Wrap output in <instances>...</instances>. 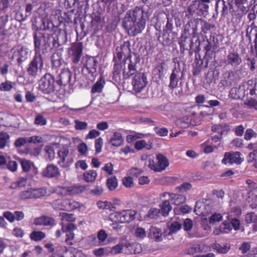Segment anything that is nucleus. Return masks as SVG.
Masks as SVG:
<instances>
[{
  "mask_svg": "<svg viewBox=\"0 0 257 257\" xmlns=\"http://www.w3.org/2000/svg\"><path fill=\"white\" fill-rule=\"evenodd\" d=\"M43 29L50 30L52 33L35 32L33 33L34 54L43 56L47 52V49L52 42L53 47L57 48L66 41V36L62 33L58 26L48 20L43 21Z\"/></svg>",
  "mask_w": 257,
  "mask_h": 257,
  "instance_id": "obj_1",
  "label": "nucleus"
},
{
  "mask_svg": "<svg viewBox=\"0 0 257 257\" xmlns=\"http://www.w3.org/2000/svg\"><path fill=\"white\" fill-rule=\"evenodd\" d=\"M149 14L143 7H136L127 11L123 20L122 26L132 36L141 33L145 29Z\"/></svg>",
  "mask_w": 257,
  "mask_h": 257,
  "instance_id": "obj_2",
  "label": "nucleus"
},
{
  "mask_svg": "<svg viewBox=\"0 0 257 257\" xmlns=\"http://www.w3.org/2000/svg\"><path fill=\"white\" fill-rule=\"evenodd\" d=\"M140 59L136 56L134 60H130L127 68H124L122 70V77L124 80L128 79L134 75L132 81L133 90L136 93L141 92L148 84L147 78L144 73L138 72L137 65L140 63Z\"/></svg>",
  "mask_w": 257,
  "mask_h": 257,
  "instance_id": "obj_3",
  "label": "nucleus"
},
{
  "mask_svg": "<svg viewBox=\"0 0 257 257\" xmlns=\"http://www.w3.org/2000/svg\"><path fill=\"white\" fill-rule=\"evenodd\" d=\"M184 13L185 18L190 20L186 27L188 31H192L193 37H195L198 33V25L201 21L200 19L194 18L195 17L199 15L196 2L195 1L191 2L187 6Z\"/></svg>",
  "mask_w": 257,
  "mask_h": 257,
  "instance_id": "obj_4",
  "label": "nucleus"
},
{
  "mask_svg": "<svg viewBox=\"0 0 257 257\" xmlns=\"http://www.w3.org/2000/svg\"><path fill=\"white\" fill-rule=\"evenodd\" d=\"M44 65V57L34 54L26 67V72L30 78H36L41 72Z\"/></svg>",
  "mask_w": 257,
  "mask_h": 257,
  "instance_id": "obj_5",
  "label": "nucleus"
},
{
  "mask_svg": "<svg viewBox=\"0 0 257 257\" xmlns=\"http://www.w3.org/2000/svg\"><path fill=\"white\" fill-rule=\"evenodd\" d=\"M83 50V43L80 42L71 43L67 49V59L73 67L79 64L82 56Z\"/></svg>",
  "mask_w": 257,
  "mask_h": 257,
  "instance_id": "obj_6",
  "label": "nucleus"
},
{
  "mask_svg": "<svg viewBox=\"0 0 257 257\" xmlns=\"http://www.w3.org/2000/svg\"><path fill=\"white\" fill-rule=\"evenodd\" d=\"M58 84L53 75L49 73H46L41 78L39 87L43 93L51 94L56 90Z\"/></svg>",
  "mask_w": 257,
  "mask_h": 257,
  "instance_id": "obj_7",
  "label": "nucleus"
},
{
  "mask_svg": "<svg viewBox=\"0 0 257 257\" xmlns=\"http://www.w3.org/2000/svg\"><path fill=\"white\" fill-rule=\"evenodd\" d=\"M219 43L218 38L214 35H211L209 38L204 41V59L208 61L215 57V54L219 51Z\"/></svg>",
  "mask_w": 257,
  "mask_h": 257,
  "instance_id": "obj_8",
  "label": "nucleus"
},
{
  "mask_svg": "<svg viewBox=\"0 0 257 257\" xmlns=\"http://www.w3.org/2000/svg\"><path fill=\"white\" fill-rule=\"evenodd\" d=\"M230 9L233 8V5L237 8L238 11L246 14L251 7L250 10L257 14L256 0H227Z\"/></svg>",
  "mask_w": 257,
  "mask_h": 257,
  "instance_id": "obj_9",
  "label": "nucleus"
},
{
  "mask_svg": "<svg viewBox=\"0 0 257 257\" xmlns=\"http://www.w3.org/2000/svg\"><path fill=\"white\" fill-rule=\"evenodd\" d=\"M211 131L217 134L212 135L207 142L211 145L219 143L222 139L223 135H226L230 131V126L226 123L214 124L211 126Z\"/></svg>",
  "mask_w": 257,
  "mask_h": 257,
  "instance_id": "obj_10",
  "label": "nucleus"
},
{
  "mask_svg": "<svg viewBox=\"0 0 257 257\" xmlns=\"http://www.w3.org/2000/svg\"><path fill=\"white\" fill-rule=\"evenodd\" d=\"M97 63L98 61L95 57L86 55L82 58V71L94 78L97 75Z\"/></svg>",
  "mask_w": 257,
  "mask_h": 257,
  "instance_id": "obj_11",
  "label": "nucleus"
},
{
  "mask_svg": "<svg viewBox=\"0 0 257 257\" xmlns=\"http://www.w3.org/2000/svg\"><path fill=\"white\" fill-rule=\"evenodd\" d=\"M112 213L116 216H114L113 218L119 220L120 223L122 224H128L135 219L137 211L134 209H122Z\"/></svg>",
  "mask_w": 257,
  "mask_h": 257,
  "instance_id": "obj_12",
  "label": "nucleus"
},
{
  "mask_svg": "<svg viewBox=\"0 0 257 257\" xmlns=\"http://www.w3.org/2000/svg\"><path fill=\"white\" fill-rule=\"evenodd\" d=\"M178 44L182 53H184L185 51H188L189 55H193L195 51L193 49L194 43L192 39L189 37L186 33L182 34L179 38Z\"/></svg>",
  "mask_w": 257,
  "mask_h": 257,
  "instance_id": "obj_13",
  "label": "nucleus"
},
{
  "mask_svg": "<svg viewBox=\"0 0 257 257\" xmlns=\"http://www.w3.org/2000/svg\"><path fill=\"white\" fill-rule=\"evenodd\" d=\"M243 160L244 159L241 157V154L239 152L232 151L224 153L221 163L224 165H232L234 164L239 165Z\"/></svg>",
  "mask_w": 257,
  "mask_h": 257,
  "instance_id": "obj_14",
  "label": "nucleus"
},
{
  "mask_svg": "<svg viewBox=\"0 0 257 257\" xmlns=\"http://www.w3.org/2000/svg\"><path fill=\"white\" fill-rule=\"evenodd\" d=\"M88 2L89 0L82 2H79V0H64V5L67 9H68L75 6L77 4V9H76L75 12L78 16H80L82 15L83 12L84 13H86L89 8Z\"/></svg>",
  "mask_w": 257,
  "mask_h": 257,
  "instance_id": "obj_15",
  "label": "nucleus"
},
{
  "mask_svg": "<svg viewBox=\"0 0 257 257\" xmlns=\"http://www.w3.org/2000/svg\"><path fill=\"white\" fill-rule=\"evenodd\" d=\"M61 226L62 232L66 234L65 242L68 245H72L75 238L74 231L77 229V226L73 223H69L66 225L62 223Z\"/></svg>",
  "mask_w": 257,
  "mask_h": 257,
  "instance_id": "obj_16",
  "label": "nucleus"
},
{
  "mask_svg": "<svg viewBox=\"0 0 257 257\" xmlns=\"http://www.w3.org/2000/svg\"><path fill=\"white\" fill-rule=\"evenodd\" d=\"M160 198H168L172 204L179 205L184 203L186 201V197L181 194L165 192L160 195Z\"/></svg>",
  "mask_w": 257,
  "mask_h": 257,
  "instance_id": "obj_17",
  "label": "nucleus"
},
{
  "mask_svg": "<svg viewBox=\"0 0 257 257\" xmlns=\"http://www.w3.org/2000/svg\"><path fill=\"white\" fill-rule=\"evenodd\" d=\"M225 63L232 67L237 68L242 63V59L238 52L232 51L229 52L227 55Z\"/></svg>",
  "mask_w": 257,
  "mask_h": 257,
  "instance_id": "obj_18",
  "label": "nucleus"
},
{
  "mask_svg": "<svg viewBox=\"0 0 257 257\" xmlns=\"http://www.w3.org/2000/svg\"><path fill=\"white\" fill-rule=\"evenodd\" d=\"M69 151L68 149L63 148L59 150L58 152V156L60 160L58 162L59 165L62 167L68 169L70 166L73 163V160L72 158H68L66 161V159L68 157Z\"/></svg>",
  "mask_w": 257,
  "mask_h": 257,
  "instance_id": "obj_19",
  "label": "nucleus"
},
{
  "mask_svg": "<svg viewBox=\"0 0 257 257\" xmlns=\"http://www.w3.org/2000/svg\"><path fill=\"white\" fill-rule=\"evenodd\" d=\"M183 75V73L181 71L180 67H175L170 76V84L169 87L172 90H174L175 88H177L178 85L179 79H181Z\"/></svg>",
  "mask_w": 257,
  "mask_h": 257,
  "instance_id": "obj_20",
  "label": "nucleus"
},
{
  "mask_svg": "<svg viewBox=\"0 0 257 257\" xmlns=\"http://www.w3.org/2000/svg\"><path fill=\"white\" fill-rule=\"evenodd\" d=\"M42 176L48 178H57L60 176L58 167L54 164H49L43 170Z\"/></svg>",
  "mask_w": 257,
  "mask_h": 257,
  "instance_id": "obj_21",
  "label": "nucleus"
},
{
  "mask_svg": "<svg viewBox=\"0 0 257 257\" xmlns=\"http://www.w3.org/2000/svg\"><path fill=\"white\" fill-rule=\"evenodd\" d=\"M104 17L91 15V27L94 34L103 28Z\"/></svg>",
  "mask_w": 257,
  "mask_h": 257,
  "instance_id": "obj_22",
  "label": "nucleus"
},
{
  "mask_svg": "<svg viewBox=\"0 0 257 257\" xmlns=\"http://www.w3.org/2000/svg\"><path fill=\"white\" fill-rule=\"evenodd\" d=\"M72 73L68 68H64L59 74V85L66 86L70 85Z\"/></svg>",
  "mask_w": 257,
  "mask_h": 257,
  "instance_id": "obj_23",
  "label": "nucleus"
},
{
  "mask_svg": "<svg viewBox=\"0 0 257 257\" xmlns=\"http://www.w3.org/2000/svg\"><path fill=\"white\" fill-rule=\"evenodd\" d=\"M124 251L128 254L139 253L141 251V244L137 242L126 241L124 243Z\"/></svg>",
  "mask_w": 257,
  "mask_h": 257,
  "instance_id": "obj_24",
  "label": "nucleus"
},
{
  "mask_svg": "<svg viewBox=\"0 0 257 257\" xmlns=\"http://www.w3.org/2000/svg\"><path fill=\"white\" fill-rule=\"evenodd\" d=\"M65 195H76L83 192L86 189V186L84 185H72L63 188Z\"/></svg>",
  "mask_w": 257,
  "mask_h": 257,
  "instance_id": "obj_25",
  "label": "nucleus"
},
{
  "mask_svg": "<svg viewBox=\"0 0 257 257\" xmlns=\"http://www.w3.org/2000/svg\"><path fill=\"white\" fill-rule=\"evenodd\" d=\"M34 223L36 225L52 226L55 224V220L53 217L43 215L36 218L34 219Z\"/></svg>",
  "mask_w": 257,
  "mask_h": 257,
  "instance_id": "obj_26",
  "label": "nucleus"
},
{
  "mask_svg": "<svg viewBox=\"0 0 257 257\" xmlns=\"http://www.w3.org/2000/svg\"><path fill=\"white\" fill-rule=\"evenodd\" d=\"M168 15L163 12L155 14V19L156 20L155 27L157 30L160 31L168 19Z\"/></svg>",
  "mask_w": 257,
  "mask_h": 257,
  "instance_id": "obj_27",
  "label": "nucleus"
},
{
  "mask_svg": "<svg viewBox=\"0 0 257 257\" xmlns=\"http://www.w3.org/2000/svg\"><path fill=\"white\" fill-rule=\"evenodd\" d=\"M163 200L162 203L160 204L161 214L163 216H167L169 215V212L172 209L171 206V203L169 199L167 198H164Z\"/></svg>",
  "mask_w": 257,
  "mask_h": 257,
  "instance_id": "obj_28",
  "label": "nucleus"
},
{
  "mask_svg": "<svg viewBox=\"0 0 257 257\" xmlns=\"http://www.w3.org/2000/svg\"><path fill=\"white\" fill-rule=\"evenodd\" d=\"M156 160L158 163L159 172L165 170L169 165L167 157L161 154H159L157 155Z\"/></svg>",
  "mask_w": 257,
  "mask_h": 257,
  "instance_id": "obj_29",
  "label": "nucleus"
},
{
  "mask_svg": "<svg viewBox=\"0 0 257 257\" xmlns=\"http://www.w3.org/2000/svg\"><path fill=\"white\" fill-rule=\"evenodd\" d=\"M106 6L107 5H104V4L97 1L96 3L93 5V11L91 15L104 17Z\"/></svg>",
  "mask_w": 257,
  "mask_h": 257,
  "instance_id": "obj_30",
  "label": "nucleus"
},
{
  "mask_svg": "<svg viewBox=\"0 0 257 257\" xmlns=\"http://www.w3.org/2000/svg\"><path fill=\"white\" fill-rule=\"evenodd\" d=\"M116 50H121L123 54L126 55V59L129 60V62H130V60H133L132 59V56H131V43L130 41H124L123 43L121 45L120 47H117L116 49ZM135 58L133 59L134 60Z\"/></svg>",
  "mask_w": 257,
  "mask_h": 257,
  "instance_id": "obj_31",
  "label": "nucleus"
},
{
  "mask_svg": "<svg viewBox=\"0 0 257 257\" xmlns=\"http://www.w3.org/2000/svg\"><path fill=\"white\" fill-rule=\"evenodd\" d=\"M81 207L80 203L72 199H65V211H71Z\"/></svg>",
  "mask_w": 257,
  "mask_h": 257,
  "instance_id": "obj_32",
  "label": "nucleus"
},
{
  "mask_svg": "<svg viewBox=\"0 0 257 257\" xmlns=\"http://www.w3.org/2000/svg\"><path fill=\"white\" fill-rule=\"evenodd\" d=\"M246 31V36L250 43L251 42L252 37H255V39L257 38V26L254 22L247 27Z\"/></svg>",
  "mask_w": 257,
  "mask_h": 257,
  "instance_id": "obj_33",
  "label": "nucleus"
},
{
  "mask_svg": "<svg viewBox=\"0 0 257 257\" xmlns=\"http://www.w3.org/2000/svg\"><path fill=\"white\" fill-rule=\"evenodd\" d=\"M122 64L121 63L114 62L113 70V79L116 82H120Z\"/></svg>",
  "mask_w": 257,
  "mask_h": 257,
  "instance_id": "obj_34",
  "label": "nucleus"
},
{
  "mask_svg": "<svg viewBox=\"0 0 257 257\" xmlns=\"http://www.w3.org/2000/svg\"><path fill=\"white\" fill-rule=\"evenodd\" d=\"M135 147L137 150H141L144 148L149 150L153 147V143L152 141H149L147 143L145 140H142L136 142L135 144Z\"/></svg>",
  "mask_w": 257,
  "mask_h": 257,
  "instance_id": "obj_35",
  "label": "nucleus"
},
{
  "mask_svg": "<svg viewBox=\"0 0 257 257\" xmlns=\"http://www.w3.org/2000/svg\"><path fill=\"white\" fill-rule=\"evenodd\" d=\"M110 142L113 146L118 147L121 146L123 142L121 134L117 132H114L112 137L110 139Z\"/></svg>",
  "mask_w": 257,
  "mask_h": 257,
  "instance_id": "obj_36",
  "label": "nucleus"
},
{
  "mask_svg": "<svg viewBox=\"0 0 257 257\" xmlns=\"http://www.w3.org/2000/svg\"><path fill=\"white\" fill-rule=\"evenodd\" d=\"M256 83L253 84V81L252 80H248L246 84L244 85L245 88L244 93L246 92V94L247 95L249 94L250 95H256Z\"/></svg>",
  "mask_w": 257,
  "mask_h": 257,
  "instance_id": "obj_37",
  "label": "nucleus"
},
{
  "mask_svg": "<svg viewBox=\"0 0 257 257\" xmlns=\"http://www.w3.org/2000/svg\"><path fill=\"white\" fill-rule=\"evenodd\" d=\"M232 72L230 71H226L223 74L222 79L220 83L224 87L230 86L232 85V79H231V74Z\"/></svg>",
  "mask_w": 257,
  "mask_h": 257,
  "instance_id": "obj_38",
  "label": "nucleus"
},
{
  "mask_svg": "<svg viewBox=\"0 0 257 257\" xmlns=\"http://www.w3.org/2000/svg\"><path fill=\"white\" fill-rule=\"evenodd\" d=\"M10 136L8 133L0 132V150L4 149L9 144Z\"/></svg>",
  "mask_w": 257,
  "mask_h": 257,
  "instance_id": "obj_39",
  "label": "nucleus"
},
{
  "mask_svg": "<svg viewBox=\"0 0 257 257\" xmlns=\"http://www.w3.org/2000/svg\"><path fill=\"white\" fill-rule=\"evenodd\" d=\"M27 182V179L24 177H20L18 180L11 183L10 186V188L12 189H16L18 188L24 187Z\"/></svg>",
  "mask_w": 257,
  "mask_h": 257,
  "instance_id": "obj_40",
  "label": "nucleus"
},
{
  "mask_svg": "<svg viewBox=\"0 0 257 257\" xmlns=\"http://www.w3.org/2000/svg\"><path fill=\"white\" fill-rule=\"evenodd\" d=\"M114 216L116 217L112 213L109 214L108 220L112 222L110 225L113 230L117 231H120L122 229V226L119 224L121 223L119 222V220H118V219H114Z\"/></svg>",
  "mask_w": 257,
  "mask_h": 257,
  "instance_id": "obj_41",
  "label": "nucleus"
},
{
  "mask_svg": "<svg viewBox=\"0 0 257 257\" xmlns=\"http://www.w3.org/2000/svg\"><path fill=\"white\" fill-rule=\"evenodd\" d=\"M97 175V173L95 170H91L83 174V178L86 182H93L95 180Z\"/></svg>",
  "mask_w": 257,
  "mask_h": 257,
  "instance_id": "obj_42",
  "label": "nucleus"
},
{
  "mask_svg": "<svg viewBox=\"0 0 257 257\" xmlns=\"http://www.w3.org/2000/svg\"><path fill=\"white\" fill-rule=\"evenodd\" d=\"M63 59L58 54H53L51 56V64L53 68H59L62 65Z\"/></svg>",
  "mask_w": 257,
  "mask_h": 257,
  "instance_id": "obj_43",
  "label": "nucleus"
},
{
  "mask_svg": "<svg viewBox=\"0 0 257 257\" xmlns=\"http://www.w3.org/2000/svg\"><path fill=\"white\" fill-rule=\"evenodd\" d=\"M105 81L100 77L92 86L91 91L93 93L101 92L103 87Z\"/></svg>",
  "mask_w": 257,
  "mask_h": 257,
  "instance_id": "obj_44",
  "label": "nucleus"
},
{
  "mask_svg": "<svg viewBox=\"0 0 257 257\" xmlns=\"http://www.w3.org/2000/svg\"><path fill=\"white\" fill-rule=\"evenodd\" d=\"M97 205L100 209L109 210L110 211H113L116 208L111 202L107 201H99L97 203Z\"/></svg>",
  "mask_w": 257,
  "mask_h": 257,
  "instance_id": "obj_45",
  "label": "nucleus"
},
{
  "mask_svg": "<svg viewBox=\"0 0 257 257\" xmlns=\"http://www.w3.org/2000/svg\"><path fill=\"white\" fill-rule=\"evenodd\" d=\"M60 217H61V220L63 221H66L70 223L75 222L76 220V217L74 214L69 213L67 212H60L59 213Z\"/></svg>",
  "mask_w": 257,
  "mask_h": 257,
  "instance_id": "obj_46",
  "label": "nucleus"
},
{
  "mask_svg": "<svg viewBox=\"0 0 257 257\" xmlns=\"http://www.w3.org/2000/svg\"><path fill=\"white\" fill-rule=\"evenodd\" d=\"M33 199H37L45 196L47 194V189L45 188H40L32 189Z\"/></svg>",
  "mask_w": 257,
  "mask_h": 257,
  "instance_id": "obj_47",
  "label": "nucleus"
},
{
  "mask_svg": "<svg viewBox=\"0 0 257 257\" xmlns=\"http://www.w3.org/2000/svg\"><path fill=\"white\" fill-rule=\"evenodd\" d=\"M106 184L109 191H113L118 186L117 179L114 176L110 177L107 179Z\"/></svg>",
  "mask_w": 257,
  "mask_h": 257,
  "instance_id": "obj_48",
  "label": "nucleus"
},
{
  "mask_svg": "<svg viewBox=\"0 0 257 257\" xmlns=\"http://www.w3.org/2000/svg\"><path fill=\"white\" fill-rule=\"evenodd\" d=\"M45 233L41 231H34L30 234L31 240L39 241L45 237Z\"/></svg>",
  "mask_w": 257,
  "mask_h": 257,
  "instance_id": "obj_49",
  "label": "nucleus"
},
{
  "mask_svg": "<svg viewBox=\"0 0 257 257\" xmlns=\"http://www.w3.org/2000/svg\"><path fill=\"white\" fill-rule=\"evenodd\" d=\"M53 209L65 211V199H56L51 204Z\"/></svg>",
  "mask_w": 257,
  "mask_h": 257,
  "instance_id": "obj_50",
  "label": "nucleus"
},
{
  "mask_svg": "<svg viewBox=\"0 0 257 257\" xmlns=\"http://www.w3.org/2000/svg\"><path fill=\"white\" fill-rule=\"evenodd\" d=\"M76 9H73L70 11H68L67 13H65L66 16V22L70 23L72 22V20L76 21L79 16H78L77 13L75 12Z\"/></svg>",
  "mask_w": 257,
  "mask_h": 257,
  "instance_id": "obj_51",
  "label": "nucleus"
},
{
  "mask_svg": "<svg viewBox=\"0 0 257 257\" xmlns=\"http://www.w3.org/2000/svg\"><path fill=\"white\" fill-rule=\"evenodd\" d=\"M213 248L219 253H226L229 251L230 246L227 244H225L223 246L219 244H215L213 246Z\"/></svg>",
  "mask_w": 257,
  "mask_h": 257,
  "instance_id": "obj_52",
  "label": "nucleus"
},
{
  "mask_svg": "<svg viewBox=\"0 0 257 257\" xmlns=\"http://www.w3.org/2000/svg\"><path fill=\"white\" fill-rule=\"evenodd\" d=\"M147 165L151 170L156 172H159L158 163L157 161L156 162L155 161V158L154 157H150L149 158Z\"/></svg>",
  "mask_w": 257,
  "mask_h": 257,
  "instance_id": "obj_53",
  "label": "nucleus"
},
{
  "mask_svg": "<svg viewBox=\"0 0 257 257\" xmlns=\"http://www.w3.org/2000/svg\"><path fill=\"white\" fill-rule=\"evenodd\" d=\"M161 38L162 39V43L163 46H169L172 43V39L170 38V34L167 31L164 30Z\"/></svg>",
  "mask_w": 257,
  "mask_h": 257,
  "instance_id": "obj_54",
  "label": "nucleus"
},
{
  "mask_svg": "<svg viewBox=\"0 0 257 257\" xmlns=\"http://www.w3.org/2000/svg\"><path fill=\"white\" fill-rule=\"evenodd\" d=\"M247 161L248 163H252L253 166L257 168V150H253L249 153Z\"/></svg>",
  "mask_w": 257,
  "mask_h": 257,
  "instance_id": "obj_55",
  "label": "nucleus"
},
{
  "mask_svg": "<svg viewBox=\"0 0 257 257\" xmlns=\"http://www.w3.org/2000/svg\"><path fill=\"white\" fill-rule=\"evenodd\" d=\"M182 224L178 221H172L169 225L170 233H176L181 229Z\"/></svg>",
  "mask_w": 257,
  "mask_h": 257,
  "instance_id": "obj_56",
  "label": "nucleus"
},
{
  "mask_svg": "<svg viewBox=\"0 0 257 257\" xmlns=\"http://www.w3.org/2000/svg\"><path fill=\"white\" fill-rule=\"evenodd\" d=\"M194 1L197 3V8L198 9L199 15H200L203 12H207L209 9V6L208 5L205 3L200 2V1H198V0Z\"/></svg>",
  "mask_w": 257,
  "mask_h": 257,
  "instance_id": "obj_57",
  "label": "nucleus"
},
{
  "mask_svg": "<svg viewBox=\"0 0 257 257\" xmlns=\"http://www.w3.org/2000/svg\"><path fill=\"white\" fill-rule=\"evenodd\" d=\"M19 198L21 200L33 199L31 189L21 192L19 194Z\"/></svg>",
  "mask_w": 257,
  "mask_h": 257,
  "instance_id": "obj_58",
  "label": "nucleus"
},
{
  "mask_svg": "<svg viewBox=\"0 0 257 257\" xmlns=\"http://www.w3.org/2000/svg\"><path fill=\"white\" fill-rule=\"evenodd\" d=\"M165 66V62L164 61H161L156 64L155 70L158 72V74L159 77H161L164 74Z\"/></svg>",
  "mask_w": 257,
  "mask_h": 257,
  "instance_id": "obj_59",
  "label": "nucleus"
},
{
  "mask_svg": "<svg viewBox=\"0 0 257 257\" xmlns=\"http://www.w3.org/2000/svg\"><path fill=\"white\" fill-rule=\"evenodd\" d=\"M116 52L113 57V61L114 62L120 63L123 57H124V60L125 61L126 59V55L123 54L121 50H116Z\"/></svg>",
  "mask_w": 257,
  "mask_h": 257,
  "instance_id": "obj_60",
  "label": "nucleus"
},
{
  "mask_svg": "<svg viewBox=\"0 0 257 257\" xmlns=\"http://www.w3.org/2000/svg\"><path fill=\"white\" fill-rule=\"evenodd\" d=\"M13 83L10 81H6L0 85V90L3 91H10L13 88Z\"/></svg>",
  "mask_w": 257,
  "mask_h": 257,
  "instance_id": "obj_61",
  "label": "nucleus"
},
{
  "mask_svg": "<svg viewBox=\"0 0 257 257\" xmlns=\"http://www.w3.org/2000/svg\"><path fill=\"white\" fill-rule=\"evenodd\" d=\"M214 28L215 26L214 25L210 24L207 21H203L201 30L204 34H206L209 31L214 29Z\"/></svg>",
  "mask_w": 257,
  "mask_h": 257,
  "instance_id": "obj_62",
  "label": "nucleus"
},
{
  "mask_svg": "<svg viewBox=\"0 0 257 257\" xmlns=\"http://www.w3.org/2000/svg\"><path fill=\"white\" fill-rule=\"evenodd\" d=\"M154 130L156 134L160 137H165L168 135V130L165 127H155Z\"/></svg>",
  "mask_w": 257,
  "mask_h": 257,
  "instance_id": "obj_63",
  "label": "nucleus"
},
{
  "mask_svg": "<svg viewBox=\"0 0 257 257\" xmlns=\"http://www.w3.org/2000/svg\"><path fill=\"white\" fill-rule=\"evenodd\" d=\"M160 213H161L160 209L152 208L148 212V216L151 219H155L159 216Z\"/></svg>",
  "mask_w": 257,
  "mask_h": 257,
  "instance_id": "obj_64",
  "label": "nucleus"
}]
</instances>
